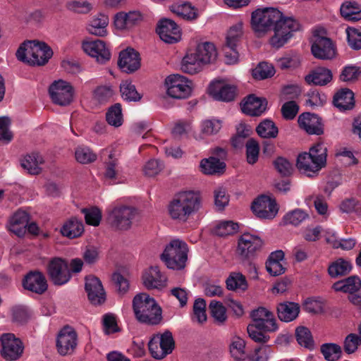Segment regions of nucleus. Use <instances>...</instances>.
Instances as JSON below:
<instances>
[{
    "mask_svg": "<svg viewBox=\"0 0 361 361\" xmlns=\"http://www.w3.org/2000/svg\"><path fill=\"white\" fill-rule=\"evenodd\" d=\"M200 192L194 190H185L178 192L168 206L170 217L180 222H186L202 208Z\"/></svg>",
    "mask_w": 361,
    "mask_h": 361,
    "instance_id": "obj_1",
    "label": "nucleus"
},
{
    "mask_svg": "<svg viewBox=\"0 0 361 361\" xmlns=\"http://www.w3.org/2000/svg\"><path fill=\"white\" fill-rule=\"evenodd\" d=\"M133 311L136 320L143 324L157 325L162 319V310L149 294L141 293L133 299Z\"/></svg>",
    "mask_w": 361,
    "mask_h": 361,
    "instance_id": "obj_2",
    "label": "nucleus"
},
{
    "mask_svg": "<svg viewBox=\"0 0 361 361\" xmlns=\"http://www.w3.org/2000/svg\"><path fill=\"white\" fill-rule=\"evenodd\" d=\"M327 148L319 142L310 147L309 152L298 155L296 166L301 173L311 177L317 173L326 163Z\"/></svg>",
    "mask_w": 361,
    "mask_h": 361,
    "instance_id": "obj_3",
    "label": "nucleus"
},
{
    "mask_svg": "<svg viewBox=\"0 0 361 361\" xmlns=\"http://www.w3.org/2000/svg\"><path fill=\"white\" fill-rule=\"evenodd\" d=\"M188 252V246L184 240L173 238L166 245L161 259L167 268L182 270L186 266Z\"/></svg>",
    "mask_w": 361,
    "mask_h": 361,
    "instance_id": "obj_4",
    "label": "nucleus"
},
{
    "mask_svg": "<svg viewBox=\"0 0 361 361\" xmlns=\"http://www.w3.org/2000/svg\"><path fill=\"white\" fill-rule=\"evenodd\" d=\"M281 16V12L274 8H257L252 13V28L258 36L264 35L271 30L276 21L280 20Z\"/></svg>",
    "mask_w": 361,
    "mask_h": 361,
    "instance_id": "obj_5",
    "label": "nucleus"
},
{
    "mask_svg": "<svg viewBox=\"0 0 361 361\" xmlns=\"http://www.w3.org/2000/svg\"><path fill=\"white\" fill-rule=\"evenodd\" d=\"M164 86L167 95L176 99H188L191 96L193 89L192 82L179 74L167 76L164 81Z\"/></svg>",
    "mask_w": 361,
    "mask_h": 361,
    "instance_id": "obj_6",
    "label": "nucleus"
},
{
    "mask_svg": "<svg viewBox=\"0 0 361 361\" xmlns=\"http://www.w3.org/2000/svg\"><path fill=\"white\" fill-rule=\"evenodd\" d=\"M274 35L271 37L270 44L275 48L282 47L293 37L294 32L300 29L299 23L293 18H283L274 23Z\"/></svg>",
    "mask_w": 361,
    "mask_h": 361,
    "instance_id": "obj_7",
    "label": "nucleus"
},
{
    "mask_svg": "<svg viewBox=\"0 0 361 361\" xmlns=\"http://www.w3.org/2000/svg\"><path fill=\"white\" fill-rule=\"evenodd\" d=\"M174 346L173 335L169 331L153 335L148 343L149 350L152 356L158 360L163 359L171 353Z\"/></svg>",
    "mask_w": 361,
    "mask_h": 361,
    "instance_id": "obj_8",
    "label": "nucleus"
},
{
    "mask_svg": "<svg viewBox=\"0 0 361 361\" xmlns=\"http://www.w3.org/2000/svg\"><path fill=\"white\" fill-rule=\"evenodd\" d=\"M137 214V210L132 207L119 205L109 212L108 220L110 224L118 230L129 229Z\"/></svg>",
    "mask_w": 361,
    "mask_h": 361,
    "instance_id": "obj_9",
    "label": "nucleus"
},
{
    "mask_svg": "<svg viewBox=\"0 0 361 361\" xmlns=\"http://www.w3.org/2000/svg\"><path fill=\"white\" fill-rule=\"evenodd\" d=\"M49 93L51 101L59 106H68L74 100V87L64 80L54 81L49 87Z\"/></svg>",
    "mask_w": 361,
    "mask_h": 361,
    "instance_id": "obj_10",
    "label": "nucleus"
},
{
    "mask_svg": "<svg viewBox=\"0 0 361 361\" xmlns=\"http://www.w3.org/2000/svg\"><path fill=\"white\" fill-rule=\"evenodd\" d=\"M262 246L263 241L259 236L246 232L238 240L236 253L243 259H251L260 251Z\"/></svg>",
    "mask_w": 361,
    "mask_h": 361,
    "instance_id": "obj_11",
    "label": "nucleus"
},
{
    "mask_svg": "<svg viewBox=\"0 0 361 361\" xmlns=\"http://www.w3.org/2000/svg\"><path fill=\"white\" fill-rule=\"evenodd\" d=\"M1 343V354L6 360H18L23 352V345L21 341L13 334H4L0 337Z\"/></svg>",
    "mask_w": 361,
    "mask_h": 361,
    "instance_id": "obj_12",
    "label": "nucleus"
},
{
    "mask_svg": "<svg viewBox=\"0 0 361 361\" xmlns=\"http://www.w3.org/2000/svg\"><path fill=\"white\" fill-rule=\"evenodd\" d=\"M250 317L253 324L261 326L265 332L274 333L279 330V325L274 313L264 307H259L252 310Z\"/></svg>",
    "mask_w": 361,
    "mask_h": 361,
    "instance_id": "obj_13",
    "label": "nucleus"
},
{
    "mask_svg": "<svg viewBox=\"0 0 361 361\" xmlns=\"http://www.w3.org/2000/svg\"><path fill=\"white\" fill-rule=\"evenodd\" d=\"M143 14L137 10L116 13L113 18V25L119 31H130L143 20Z\"/></svg>",
    "mask_w": 361,
    "mask_h": 361,
    "instance_id": "obj_14",
    "label": "nucleus"
},
{
    "mask_svg": "<svg viewBox=\"0 0 361 361\" xmlns=\"http://www.w3.org/2000/svg\"><path fill=\"white\" fill-rule=\"evenodd\" d=\"M253 213L260 219H274L279 212V207L274 199L267 195L257 198L252 204Z\"/></svg>",
    "mask_w": 361,
    "mask_h": 361,
    "instance_id": "obj_15",
    "label": "nucleus"
},
{
    "mask_svg": "<svg viewBox=\"0 0 361 361\" xmlns=\"http://www.w3.org/2000/svg\"><path fill=\"white\" fill-rule=\"evenodd\" d=\"M223 128V121L215 117L203 119L200 121V132L195 134L194 138L197 141L208 142L216 137Z\"/></svg>",
    "mask_w": 361,
    "mask_h": 361,
    "instance_id": "obj_16",
    "label": "nucleus"
},
{
    "mask_svg": "<svg viewBox=\"0 0 361 361\" xmlns=\"http://www.w3.org/2000/svg\"><path fill=\"white\" fill-rule=\"evenodd\" d=\"M48 274L56 285H63L71 278L67 262L61 258H54L48 265Z\"/></svg>",
    "mask_w": 361,
    "mask_h": 361,
    "instance_id": "obj_17",
    "label": "nucleus"
},
{
    "mask_svg": "<svg viewBox=\"0 0 361 361\" xmlns=\"http://www.w3.org/2000/svg\"><path fill=\"white\" fill-rule=\"evenodd\" d=\"M82 48L87 55L94 58L99 63H105L111 59L109 47L104 41L100 39L84 41Z\"/></svg>",
    "mask_w": 361,
    "mask_h": 361,
    "instance_id": "obj_18",
    "label": "nucleus"
},
{
    "mask_svg": "<svg viewBox=\"0 0 361 361\" xmlns=\"http://www.w3.org/2000/svg\"><path fill=\"white\" fill-rule=\"evenodd\" d=\"M157 32L160 39L166 43L173 44L181 39V31L177 24L172 20L164 18L157 25Z\"/></svg>",
    "mask_w": 361,
    "mask_h": 361,
    "instance_id": "obj_19",
    "label": "nucleus"
},
{
    "mask_svg": "<svg viewBox=\"0 0 361 361\" xmlns=\"http://www.w3.org/2000/svg\"><path fill=\"white\" fill-rule=\"evenodd\" d=\"M77 345L76 332L70 326L63 328L56 338V348L61 355L71 354Z\"/></svg>",
    "mask_w": 361,
    "mask_h": 361,
    "instance_id": "obj_20",
    "label": "nucleus"
},
{
    "mask_svg": "<svg viewBox=\"0 0 361 361\" xmlns=\"http://www.w3.org/2000/svg\"><path fill=\"white\" fill-rule=\"evenodd\" d=\"M142 281L147 289L161 290L166 287L168 279L157 266H152L143 271Z\"/></svg>",
    "mask_w": 361,
    "mask_h": 361,
    "instance_id": "obj_21",
    "label": "nucleus"
},
{
    "mask_svg": "<svg viewBox=\"0 0 361 361\" xmlns=\"http://www.w3.org/2000/svg\"><path fill=\"white\" fill-rule=\"evenodd\" d=\"M208 92L216 100L229 102L235 97V87L224 80H214L209 86Z\"/></svg>",
    "mask_w": 361,
    "mask_h": 361,
    "instance_id": "obj_22",
    "label": "nucleus"
},
{
    "mask_svg": "<svg viewBox=\"0 0 361 361\" xmlns=\"http://www.w3.org/2000/svg\"><path fill=\"white\" fill-rule=\"evenodd\" d=\"M85 290L88 298L94 305H99L106 299L105 292L100 280L94 276H88L85 279Z\"/></svg>",
    "mask_w": 361,
    "mask_h": 361,
    "instance_id": "obj_23",
    "label": "nucleus"
},
{
    "mask_svg": "<svg viewBox=\"0 0 361 361\" xmlns=\"http://www.w3.org/2000/svg\"><path fill=\"white\" fill-rule=\"evenodd\" d=\"M118 63L124 72L133 73L140 66V55L135 49L127 48L120 52Z\"/></svg>",
    "mask_w": 361,
    "mask_h": 361,
    "instance_id": "obj_24",
    "label": "nucleus"
},
{
    "mask_svg": "<svg viewBox=\"0 0 361 361\" xmlns=\"http://www.w3.org/2000/svg\"><path fill=\"white\" fill-rule=\"evenodd\" d=\"M312 53L315 58L331 59L336 55L332 41L326 37H317L312 45Z\"/></svg>",
    "mask_w": 361,
    "mask_h": 361,
    "instance_id": "obj_25",
    "label": "nucleus"
},
{
    "mask_svg": "<svg viewBox=\"0 0 361 361\" xmlns=\"http://www.w3.org/2000/svg\"><path fill=\"white\" fill-rule=\"evenodd\" d=\"M109 23V16L99 13L94 15L88 21L86 30L88 33L97 37H106L108 35L107 27Z\"/></svg>",
    "mask_w": 361,
    "mask_h": 361,
    "instance_id": "obj_26",
    "label": "nucleus"
},
{
    "mask_svg": "<svg viewBox=\"0 0 361 361\" xmlns=\"http://www.w3.org/2000/svg\"><path fill=\"white\" fill-rule=\"evenodd\" d=\"M52 55L53 51L47 44L33 41L32 48H31V58L29 61L30 65H44Z\"/></svg>",
    "mask_w": 361,
    "mask_h": 361,
    "instance_id": "obj_27",
    "label": "nucleus"
},
{
    "mask_svg": "<svg viewBox=\"0 0 361 361\" xmlns=\"http://www.w3.org/2000/svg\"><path fill=\"white\" fill-rule=\"evenodd\" d=\"M198 57L204 66L216 61L218 52L215 45L209 42H200L197 46L190 49Z\"/></svg>",
    "mask_w": 361,
    "mask_h": 361,
    "instance_id": "obj_28",
    "label": "nucleus"
},
{
    "mask_svg": "<svg viewBox=\"0 0 361 361\" xmlns=\"http://www.w3.org/2000/svg\"><path fill=\"white\" fill-rule=\"evenodd\" d=\"M298 124L301 128L310 135H321L323 128L321 119L317 114L303 113L298 117Z\"/></svg>",
    "mask_w": 361,
    "mask_h": 361,
    "instance_id": "obj_29",
    "label": "nucleus"
},
{
    "mask_svg": "<svg viewBox=\"0 0 361 361\" xmlns=\"http://www.w3.org/2000/svg\"><path fill=\"white\" fill-rule=\"evenodd\" d=\"M25 289L42 294L47 289V283L44 275L39 271H33L27 274L23 281Z\"/></svg>",
    "mask_w": 361,
    "mask_h": 361,
    "instance_id": "obj_30",
    "label": "nucleus"
},
{
    "mask_svg": "<svg viewBox=\"0 0 361 361\" xmlns=\"http://www.w3.org/2000/svg\"><path fill=\"white\" fill-rule=\"evenodd\" d=\"M267 102L264 98L250 95L242 104V111L245 114L258 116L267 109Z\"/></svg>",
    "mask_w": 361,
    "mask_h": 361,
    "instance_id": "obj_31",
    "label": "nucleus"
},
{
    "mask_svg": "<svg viewBox=\"0 0 361 361\" xmlns=\"http://www.w3.org/2000/svg\"><path fill=\"white\" fill-rule=\"evenodd\" d=\"M29 221L28 214L23 210H18L10 218L8 229L18 237L24 235Z\"/></svg>",
    "mask_w": 361,
    "mask_h": 361,
    "instance_id": "obj_32",
    "label": "nucleus"
},
{
    "mask_svg": "<svg viewBox=\"0 0 361 361\" xmlns=\"http://www.w3.org/2000/svg\"><path fill=\"white\" fill-rule=\"evenodd\" d=\"M284 264V252L282 250H276L270 254L266 262V269L270 275L279 276L285 272Z\"/></svg>",
    "mask_w": 361,
    "mask_h": 361,
    "instance_id": "obj_33",
    "label": "nucleus"
},
{
    "mask_svg": "<svg viewBox=\"0 0 361 361\" xmlns=\"http://www.w3.org/2000/svg\"><path fill=\"white\" fill-rule=\"evenodd\" d=\"M204 67L203 63L190 49L188 50L180 63L181 71L190 75L201 72Z\"/></svg>",
    "mask_w": 361,
    "mask_h": 361,
    "instance_id": "obj_34",
    "label": "nucleus"
},
{
    "mask_svg": "<svg viewBox=\"0 0 361 361\" xmlns=\"http://www.w3.org/2000/svg\"><path fill=\"white\" fill-rule=\"evenodd\" d=\"M334 104L341 111L350 110L354 107V94L349 89L339 90L334 97Z\"/></svg>",
    "mask_w": 361,
    "mask_h": 361,
    "instance_id": "obj_35",
    "label": "nucleus"
},
{
    "mask_svg": "<svg viewBox=\"0 0 361 361\" xmlns=\"http://www.w3.org/2000/svg\"><path fill=\"white\" fill-rule=\"evenodd\" d=\"M331 71L324 67H317L305 76L308 84L325 85L332 80Z\"/></svg>",
    "mask_w": 361,
    "mask_h": 361,
    "instance_id": "obj_36",
    "label": "nucleus"
},
{
    "mask_svg": "<svg viewBox=\"0 0 361 361\" xmlns=\"http://www.w3.org/2000/svg\"><path fill=\"white\" fill-rule=\"evenodd\" d=\"M300 312V306L293 302L280 303L277 307V314L282 322H290L297 318Z\"/></svg>",
    "mask_w": 361,
    "mask_h": 361,
    "instance_id": "obj_37",
    "label": "nucleus"
},
{
    "mask_svg": "<svg viewBox=\"0 0 361 361\" xmlns=\"http://www.w3.org/2000/svg\"><path fill=\"white\" fill-rule=\"evenodd\" d=\"M200 171L206 175H216L224 173L226 164L214 157L203 159L200 164Z\"/></svg>",
    "mask_w": 361,
    "mask_h": 361,
    "instance_id": "obj_38",
    "label": "nucleus"
},
{
    "mask_svg": "<svg viewBox=\"0 0 361 361\" xmlns=\"http://www.w3.org/2000/svg\"><path fill=\"white\" fill-rule=\"evenodd\" d=\"M171 11L177 16L189 20L196 19L199 16L198 9L188 2L174 4L171 6Z\"/></svg>",
    "mask_w": 361,
    "mask_h": 361,
    "instance_id": "obj_39",
    "label": "nucleus"
},
{
    "mask_svg": "<svg viewBox=\"0 0 361 361\" xmlns=\"http://www.w3.org/2000/svg\"><path fill=\"white\" fill-rule=\"evenodd\" d=\"M44 163L43 157L39 153H32L26 155L21 160L22 167L29 173L37 175L42 171V165Z\"/></svg>",
    "mask_w": 361,
    "mask_h": 361,
    "instance_id": "obj_40",
    "label": "nucleus"
},
{
    "mask_svg": "<svg viewBox=\"0 0 361 361\" xmlns=\"http://www.w3.org/2000/svg\"><path fill=\"white\" fill-rule=\"evenodd\" d=\"M352 268L350 261L338 258L329 265L328 273L331 278H338L348 274Z\"/></svg>",
    "mask_w": 361,
    "mask_h": 361,
    "instance_id": "obj_41",
    "label": "nucleus"
},
{
    "mask_svg": "<svg viewBox=\"0 0 361 361\" xmlns=\"http://www.w3.org/2000/svg\"><path fill=\"white\" fill-rule=\"evenodd\" d=\"M333 289L336 292L353 293L361 288V280L357 276H350L334 283Z\"/></svg>",
    "mask_w": 361,
    "mask_h": 361,
    "instance_id": "obj_42",
    "label": "nucleus"
},
{
    "mask_svg": "<svg viewBox=\"0 0 361 361\" xmlns=\"http://www.w3.org/2000/svg\"><path fill=\"white\" fill-rule=\"evenodd\" d=\"M341 16L349 21L361 20V5L355 1L343 2L340 8Z\"/></svg>",
    "mask_w": 361,
    "mask_h": 361,
    "instance_id": "obj_43",
    "label": "nucleus"
},
{
    "mask_svg": "<svg viewBox=\"0 0 361 361\" xmlns=\"http://www.w3.org/2000/svg\"><path fill=\"white\" fill-rule=\"evenodd\" d=\"M83 231L84 226L82 222L75 218H71L66 221L60 230L62 235L69 238H77L80 236Z\"/></svg>",
    "mask_w": 361,
    "mask_h": 361,
    "instance_id": "obj_44",
    "label": "nucleus"
},
{
    "mask_svg": "<svg viewBox=\"0 0 361 361\" xmlns=\"http://www.w3.org/2000/svg\"><path fill=\"white\" fill-rule=\"evenodd\" d=\"M229 351L235 360L243 361L247 359V355L245 353V342L238 336H234L231 338Z\"/></svg>",
    "mask_w": 361,
    "mask_h": 361,
    "instance_id": "obj_45",
    "label": "nucleus"
},
{
    "mask_svg": "<svg viewBox=\"0 0 361 361\" xmlns=\"http://www.w3.org/2000/svg\"><path fill=\"white\" fill-rule=\"evenodd\" d=\"M75 158L80 164H88L94 162L97 159V156L89 147L81 145L76 147Z\"/></svg>",
    "mask_w": 361,
    "mask_h": 361,
    "instance_id": "obj_46",
    "label": "nucleus"
},
{
    "mask_svg": "<svg viewBox=\"0 0 361 361\" xmlns=\"http://www.w3.org/2000/svg\"><path fill=\"white\" fill-rule=\"evenodd\" d=\"M239 228L238 224L233 221H223L217 223L212 232L218 236H226L235 233Z\"/></svg>",
    "mask_w": 361,
    "mask_h": 361,
    "instance_id": "obj_47",
    "label": "nucleus"
},
{
    "mask_svg": "<svg viewBox=\"0 0 361 361\" xmlns=\"http://www.w3.org/2000/svg\"><path fill=\"white\" fill-rule=\"evenodd\" d=\"M273 354L271 345H262L247 355L248 361H269Z\"/></svg>",
    "mask_w": 361,
    "mask_h": 361,
    "instance_id": "obj_48",
    "label": "nucleus"
},
{
    "mask_svg": "<svg viewBox=\"0 0 361 361\" xmlns=\"http://www.w3.org/2000/svg\"><path fill=\"white\" fill-rule=\"evenodd\" d=\"M275 73L276 71L272 64L267 62H261L252 69V75L257 80H264L271 78Z\"/></svg>",
    "mask_w": 361,
    "mask_h": 361,
    "instance_id": "obj_49",
    "label": "nucleus"
},
{
    "mask_svg": "<svg viewBox=\"0 0 361 361\" xmlns=\"http://www.w3.org/2000/svg\"><path fill=\"white\" fill-rule=\"evenodd\" d=\"M226 283L227 288L231 290H245L247 288L245 277L239 272L231 273Z\"/></svg>",
    "mask_w": 361,
    "mask_h": 361,
    "instance_id": "obj_50",
    "label": "nucleus"
},
{
    "mask_svg": "<svg viewBox=\"0 0 361 361\" xmlns=\"http://www.w3.org/2000/svg\"><path fill=\"white\" fill-rule=\"evenodd\" d=\"M120 91L123 99L129 102H137L141 95L136 90L135 86L130 80L123 81L120 85Z\"/></svg>",
    "mask_w": 361,
    "mask_h": 361,
    "instance_id": "obj_51",
    "label": "nucleus"
},
{
    "mask_svg": "<svg viewBox=\"0 0 361 361\" xmlns=\"http://www.w3.org/2000/svg\"><path fill=\"white\" fill-rule=\"evenodd\" d=\"M258 135L264 138H274L277 136L279 130L274 123L269 119L262 121L256 129Z\"/></svg>",
    "mask_w": 361,
    "mask_h": 361,
    "instance_id": "obj_52",
    "label": "nucleus"
},
{
    "mask_svg": "<svg viewBox=\"0 0 361 361\" xmlns=\"http://www.w3.org/2000/svg\"><path fill=\"white\" fill-rule=\"evenodd\" d=\"M321 352L327 361H337L342 355L341 347L336 343H324L321 346Z\"/></svg>",
    "mask_w": 361,
    "mask_h": 361,
    "instance_id": "obj_53",
    "label": "nucleus"
},
{
    "mask_svg": "<svg viewBox=\"0 0 361 361\" xmlns=\"http://www.w3.org/2000/svg\"><path fill=\"white\" fill-rule=\"evenodd\" d=\"M66 8L75 13L87 14L92 10L93 6L87 0H71L67 2Z\"/></svg>",
    "mask_w": 361,
    "mask_h": 361,
    "instance_id": "obj_54",
    "label": "nucleus"
},
{
    "mask_svg": "<svg viewBox=\"0 0 361 361\" xmlns=\"http://www.w3.org/2000/svg\"><path fill=\"white\" fill-rule=\"evenodd\" d=\"M309 217V214L301 209L292 210L283 216V221L286 224L298 226Z\"/></svg>",
    "mask_w": 361,
    "mask_h": 361,
    "instance_id": "obj_55",
    "label": "nucleus"
},
{
    "mask_svg": "<svg viewBox=\"0 0 361 361\" xmlns=\"http://www.w3.org/2000/svg\"><path fill=\"white\" fill-rule=\"evenodd\" d=\"M209 308L212 317L218 324H223L227 319L226 309L221 302L212 300Z\"/></svg>",
    "mask_w": 361,
    "mask_h": 361,
    "instance_id": "obj_56",
    "label": "nucleus"
},
{
    "mask_svg": "<svg viewBox=\"0 0 361 361\" xmlns=\"http://www.w3.org/2000/svg\"><path fill=\"white\" fill-rule=\"evenodd\" d=\"M106 118L110 126L116 128L121 126L123 123V114L121 105L116 104L109 108L106 112Z\"/></svg>",
    "mask_w": 361,
    "mask_h": 361,
    "instance_id": "obj_57",
    "label": "nucleus"
},
{
    "mask_svg": "<svg viewBox=\"0 0 361 361\" xmlns=\"http://www.w3.org/2000/svg\"><path fill=\"white\" fill-rule=\"evenodd\" d=\"M110 161L106 164L104 177L111 183H118V175L120 172V168L118 166V160L112 159L110 156Z\"/></svg>",
    "mask_w": 361,
    "mask_h": 361,
    "instance_id": "obj_58",
    "label": "nucleus"
},
{
    "mask_svg": "<svg viewBox=\"0 0 361 361\" xmlns=\"http://www.w3.org/2000/svg\"><path fill=\"white\" fill-rule=\"evenodd\" d=\"M276 62L277 66L281 69L295 68L300 65V57L298 54L291 52L279 58Z\"/></svg>",
    "mask_w": 361,
    "mask_h": 361,
    "instance_id": "obj_59",
    "label": "nucleus"
},
{
    "mask_svg": "<svg viewBox=\"0 0 361 361\" xmlns=\"http://www.w3.org/2000/svg\"><path fill=\"white\" fill-rule=\"evenodd\" d=\"M296 338L298 343L308 349L314 348V341L310 331L304 326H300L296 329Z\"/></svg>",
    "mask_w": 361,
    "mask_h": 361,
    "instance_id": "obj_60",
    "label": "nucleus"
},
{
    "mask_svg": "<svg viewBox=\"0 0 361 361\" xmlns=\"http://www.w3.org/2000/svg\"><path fill=\"white\" fill-rule=\"evenodd\" d=\"M247 331L249 337L255 342L266 343L269 341V336L267 335L261 326H258L257 324H249Z\"/></svg>",
    "mask_w": 361,
    "mask_h": 361,
    "instance_id": "obj_61",
    "label": "nucleus"
},
{
    "mask_svg": "<svg viewBox=\"0 0 361 361\" xmlns=\"http://www.w3.org/2000/svg\"><path fill=\"white\" fill-rule=\"evenodd\" d=\"M243 33V24L240 21L229 29L226 36V44H229V46H237V43L242 37Z\"/></svg>",
    "mask_w": 361,
    "mask_h": 361,
    "instance_id": "obj_62",
    "label": "nucleus"
},
{
    "mask_svg": "<svg viewBox=\"0 0 361 361\" xmlns=\"http://www.w3.org/2000/svg\"><path fill=\"white\" fill-rule=\"evenodd\" d=\"M360 345L361 336L354 333L348 334L343 341V348L347 354L356 352Z\"/></svg>",
    "mask_w": 361,
    "mask_h": 361,
    "instance_id": "obj_63",
    "label": "nucleus"
},
{
    "mask_svg": "<svg viewBox=\"0 0 361 361\" xmlns=\"http://www.w3.org/2000/svg\"><path fill=\"white\" fill-rule=\"evenodd\" d=\"M347 39L349 46L355 49H361V28L348 27L346 29Z\"/></svg>",
    "mask_w": 361,
    "mask_h": 361,
    "instance_id": "obj_64",
    "label": "nucleus"
}]
</instances>
